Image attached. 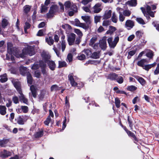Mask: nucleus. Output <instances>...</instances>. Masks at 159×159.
I'll return each instance as SVG.
<instances>
[{
	"label": "nucleus",
	"instance_id": "obj_1",
	"mask_svg": "<svg viewBox=\"0 0 159 159\" xmlns=\"http://www.w3.org/2000/svg\"><path fill=\"white\" fill-rule=\"evenodd\" d=\"M7 48L8 53L11 55V59L12 60L13 59L12 55L15 56L17 58H23L25 55L31 56L35 54L34 48L31 46H28L26 48L23 49L21 52H19L17 49L14 48L10 43H7Z\"/></svg>",
	"mask_w": 159,
	"mask_h": 159
},
{
	"label": "nucleus",
	"instance_id": "obj_2",
	"mask_svg": "<svg viewBox=\"0 0 159 159\" xmlns=\"http://www.w3.org/2000/svg\"><path fill=\"white\" fill-rule=\"evenodd\" d=\"M43 61L46 64L47 63L50 70H54L56 67L55 62L50 60V56L48 53L43 52L41 54Z\"/></svg>",
	"mask_w": 159,
	"mask_h": 159
},
{
	"label": "nucleus",
	"instance_id": "obj_3",
	"mask_svg": "<svg viewBox=\"0 0 159 159\" xmlns=\"http://www.w3.org/2000/svg\"><path fill=\"white\" fill-rule=\"evenodd\" d=\"M64 5L66 10H77V7L75 3L71 2L70 1H66L64 3Z\"/></svg>",
	"mask_w": 159,
	"mask_h": 159
},
{
	"label": "nucleus",
	"instance_id": "obj_4",
	"mask_svg": "<svg viewBox=\"0 0 159 159\" xmlns=\"http://www.w3.org/2000/svg\"><path fill=\"white\" fill-rule=\"evenodd\" d=\"M119 40V37L118 36H117L115 38L113 41L112 38H109L107 39V42L110 47L111 48H114L116 46Z\"/></svg>",
	"mask_w": 159,
	"mask_h": 159
},
{
	"label": "nucleus",
	"instance_id": "obj_5",
	"mask_svg": "<svg viewBox=\"0 0 159 159\" xmlns=\"http://www.w3.org/2000/svg\"><path fill=\"white\" fill-rule=\"evenodd\" d=\"M29 118V116H20L16 118L15 120L18 124L23 125Z\"/></svg>",
	"mask_w": 159,
	"mask_h": 159
},
{
	"label": "nucleus",
	"instance_id": "obj_6",
	"mask_svg": "<svg viewBox=\"0 0 159 159\" xmlns=\"http://www.w3.org/2000/svg\"><path fill=\"white\" fill-rule=\"evenodd\" d=\"M107 37H103L99 41L100 47L103 50H105L107 48Z\"/></svg>",
	"mask_w": 159,
	"mask_h": 159
},
{
	"label": "nucleus",
	"instance_id": "obj_7",
	"mask_svg": "<svg viewBox=\"0 0 159 159\" xmlns=\"http://www.w3.org/2000/svg\"><path fill=\"white\" fill-rule=\"evenodd\" d=\"M152 2H149L146 4L144 6L145 7H141V10H154L156 9V5L155 4H152Z\"/></svg>",
	"mask_w": 159,
	"mask_h": 159
},
{
	"label": "nucleus",
	"instance_id": "obj_8",
	"mask_svg": "<svg viewBox=\"0 0 159 159\" xmlns=\"http://www.w3.org/2000/svg\"><path fill=\"white\" fill-rule=\"evenodd\" d=\"M67 41L70 45H71L74 44L75 42L76 35L73 33H70L68 35Z\"/></svg>",
	"mask_w": 159,
	"mask_h": 159
},
{
	"label": "nucleus",
	"instance_id": "obj_9",
	"mask_svg": "<svg viewBox=\"0 0 159 159\" xmlns=\"http://www.w3.org/2000/svg\"><path fill=\"white\" fill-rule=\"evenodd\" d=\"M12 82L15 87L18 93H21L22 90L20 83L17 80H13Z\"/></svg>",
	"mask_w": 159,
	"mask_h": 159
},
{
	"label": "nucleus",
	"instance_id": "obj_10",
	"mask_svg": "<svg viewBox=\"0 0 159 159\" xmlns=\"http://www.w3.org/2000/svg\"><path fill=\"white\" fill-rule=\"evenodd\" d=\"M75 25L76 26L80 27L84 29H87L89 28L88 26L86 25L85 24L80 23L78 19H75Z\"/></svg>",
	"mask_w": 159,
	"mask_h": 159
},
{
	"label": "nucleus",
	"instance_id": "obj_11",
	"mask_svg": "<svg viewBox=\"0 0 159 159\" xmlns=\"http://www.w3.org/2000/svg\"><path fill=\"white\" fill-rule=\"evenodd\" d=\"M11 152L4 150L3 151L1 152L0 153V156L1 157L4 158L10 156L11 155Z\"/></svg>",
	"mask_w": 159,
	"mask_h": 159
},
{
	"label": "nucleus",
	"instance_id": "obj_12",
	"mask_svg": "<svg viewBox=\"0 0 159 159\" xmlns=\"http://www.w3.org/2000/svg\"><path fill=\"white\" fill-rule=\"evenodd\" d=\"M81 17L86 23V25L88 26L89 28L90 27V25L92 22L90 16H81Z\"/></svg>",
	"mask_w": 159,
	"mask_h": 159
},
{
	"label": "nucleus",
	"instance_id": "obj_13",
	"mask_svg": "<svg viewBox=\"0 0 159 159\" xmlns=\"http://www.w3.org/2000/svg\"><path fill=\"white\" fill-rule=\"evenodd\" d=\"M68 78L72 86L75 87L77 85V84L74 80L73 73L70 74L68 76Z\"/></svg>",
	"mask_w": 159,
	"mask_h": 159
},
{
	"label": "nucleus",
	"instance_id": "obj_14",
	"mask_svg": "<svg viewBox=\"0 0 159 159\" xmlns=\"http://www.w3.org/2000/svg\"><path fill=\"white\" fill-rule=\"evenodd\" d=\"M142 11L144 16L147 19L149 18L150 16L153 17L154 16V13L152 11Z\"/></svg>",
	"mask_w": 159,
	"mask_h": 159
},
{
	"label": "nucleus",
	"instance_id": "obj_15",
	"mask_svg": "<svg viewBox=\"0 0 159 159\" xmlns=\"http://www.w3.org/2000/svg\"><path fill=\"white\" fill-rule=\"evenodd\" d=\"M134 26V22L130 20H127L125 23V27L128 30H130Z\"/></svg>",
	"mask_w": 159,
	"mask_h": 159
},
{
	"label": "nucleus",
	"instance_id": "obj_16",
	"mask_svg": "<svg viewBox=\"0 0 159 159\" xmlns=\"http://www.w3.org/2000/svg\"><path fill=\"white\" fill-rule=\"evenodd\" d=\"M39 66L42 69V72L43 75L46 74L45 68L46 66V64L42 61H39Z\"/></svg>",
	"mask_w": 159,
	"mask_h": 159
},
{
	"label": "nucleus",
	"instance_id": "obj_17",
	"mask_svg": "<svg viewBox=\"0 0 159 159\" xmlns=\"http://www.w3.org/2000/svg\"><path fill=\"white\" fill-rule=\"evenodd\" d=\"M19 70L20 74L23 76L26 75L27 73H29L27 68L23 66H21L20 67Z\"/></svg>",
	"mask_w": 159,
	"mask_h": 159
},
{
	"label": "nucleus",
	"instance_id": "obj_18",
	"mask_svg": "<svg viewBox=\"0 0 159 159\" xmlns=\"http://www.w3.org/2000/svg\"><path fill=\"white\" fill-rule=\"evenodd\" d=\"M20 95L19 96V98L20 101L21 102H23L24 103L27 104L28 103V100L25 98L24 94L22 93V91L21 92V93H18Z\"/></svg>",
	"mask_w": 159,
	"mask_h": 159
},
{
	"label": "nucleus",
	"instance_id": "obj_19",
	"mask_svg": "<svg viewBox=\"0 0 159 159\" xmlns=\"http://www.w3.org/2000/svg\"><path fill=\"white\" fill-rule=\"evenodd\" d=\"M45 40L46 42L50 45H52L53 44L54 41L51 36H49L48 37H46Z\"/></svg>",
	"mask_w": 159,
	"mask_h": 159
},
{
	"label": "nucleus",
	"instance_id": "obj_20",
	"mask_svg": "<svg viewBox=\"0 0 159 159\" xmlns=\"http://www.w3.org/2000/svg\"><path fill=\"white\" fill-rule=\"evenodd\" d=\"M127 4L131 7H135L137 4V0H129L127 2Z\"/></svg>",
	"mask_w": 159,
	"mask_h": 159
},
{
	"label": "nucleus",
	"instance_id": "obj_21",
	"mask_svg": "<svg viewBox=\"0 0 159 159\" xmlns=\"http://www.w3.org/2000/svg\"><path fill=\"white\" fill-rule=\"evenodd\" d=\"M30 89L33 97L34 98H35L37 96V92L36 90L35 87L34 85H32L30 87Z\"/></svg>",
	"mask_w": 159,
	"mask_h": 159
},
{
	"label": "nucleus",
	"instance_id": "obj_22",
	"mask_svg": "<svg viewBox=\"0 0 159 159\" xmlns=\"http://www.w3.org/2000/svg\"><path fill=\"white\" fill-rule=\"evenodd\" d=\"M147 63V60L146 59H143L138 61L137 64L138 66L143 68L144 66V63Z\"/></svg>",
	"mask_w": 159,
	"mask_h": 159
},
{
	"label": "nucleus",
	"instance_id": "obj_23",
	"mask_svg": "<svg viewBox=\"0 0 159 159\" xmlns=\"http://www.w3.org/2000/svg\"><path fill=\"white\" fill-rule=\"evenodd\" d=\"M6 108L4 106H0V114L2 115H4L6 113Z\"/></svg>",
	"mask_w": 159,
	"mask_h": 159
},
{
	"label": "nucleus",
	"instance_id": "obj_24",
	"mask_svg": "<svg viewBox=\"0 0 159 159\" xmlns=\"http://www.w3.org/2000/svg\"><path fill=\"white\" fill-rule=\"evenodd\" d=\"M82 52L85 53L88 57H90L92 53V52L90 49H84V50L82 51Z\"/></svg>",
	"mask_w": 159,
	"mask_h": 159
},
{
	"label": "nucleus",
	"instance_id": "obj_25",
	"mask_svg": "<svg viewBox=\"0 0 159 159\" xmlns=\"http://www.w3.org/2000/svg\"><path fill=\"white\" fill-rule=\"evenodd\" d=\"M116 77H117V75L114 73L110 74L107 76V79H109L111 80H116Z\"/></svg>",
	"mask_w": 159,
	"mask_h": 159
},
{
	"label": "nucleus",
	"instance_id": "obj_26",
	"mask_svg": "<svg viewBox=\"0 0 159 159\" xmlns=\"http://www.w3.org/2000/svg\"><path fill=\"white\" fill-rule=\"evenodd\" d=\"M136 79L142 86H144L146 83V81L142 77L138 76Z\"/></svg>",
	"mask_w": 159,
	"mask_h": 159
},
{
	"label": "nucleus",
	"instance_id": "obj_27",
	"mask_svg": "<svg viewBox=\"0 0 159 159\" xmlns=\"http://www.w3.org/2000/svg\"><path fill=\"white\" fill-rule=\"evenodd\" d=\"M156 62H154L152 64L145 65L143 67V69L148 71L152 67L156 65Z\"/></svg>",
	"mask_w": 159,
	"mask_h": 159
},
{
	"label": "nucleus",
	"instance_id": "obj_28",
	"mask_svg": "<svg viewBox=\"0 0 159 159\" xmlns=\"http://www.w3.org/2000/svg\"><path fill=\"white\" fill-rule=\"evenodd\" d=\"M111 11H107L103 16L104 19H107L110 18L111 16Z\"/></svg>",
	"mask_w": 159,
	"mask_h": 159
},
{
	"label": "nucleus",
	"instance_id": "obj_29",
	"mask_svg": "<svg viewBox=\"0 0 159 159\" xmlns=\"http://www.w3.org/2000/svg\"><path fill=\"white\" fill-rule=\"evenodd\" d=\"M128 132L127 134L128 135L132 137L134 139V142L135 143H136L138 141V140L136 137L135 134L130 131H128Z\"/></svg>",
	"mask_w": 159,
	"mask_h": 159
},
{
	"label": "nucleus",
	"instance_id": "obj_30",
	"mask_svg": "<svg viewBox=\"0 0 159 159\" xmlns=\"http://www.w3.org/2000/svg\"><path fill=\"white\" fill-rule=\"evenodd\" d=\"M27 82L28 84H31L32 82V78L31 75L29 73L26 75Z\"/></svg>",
	"mask_w": 159,
	"mask_h": 159
},
{
	"label": "nucleus",
	"instance_id": "obj_31",
	"mask_svg": "<svg viewBox=\"0 0 159 159\" xmlns=\"http://www.w3.org/2000/svg\"><path fill=\"white\" fill-rule=\"evenodd\" d=\"M153 55L154 53L152 51L150 50H147L146 53V56L147 57L151 59L152 58Z\"/></svg>",
	"mask_w": 159,
	"mask_h": 159
},
{
	"label": "nucleus",
	"instance_id": "obj_32",
	"mask_svg": "<svg viewBox=\"0 0 159 159\" xmlns=\"http://www.w3.org/2000/svg\"><path fill=\"white\" fill-rule=\"evenodd\" d=\"M97 38L95 37L94 36L90 40V42L89 43L90 46H92L94 44H95V43L97 40Z\"/></svg>",
	"mask_w": 159,
	"mask_h": 159
},
{
	"label": "nucleus",
	"instance_id": "obj_33",
	"mask_svg": "<svg viewBox=\"0 0 159 159\" xmlns=\"http://www.w3.org/2000/svg\"><path fill=\"white\" fill-rule=\"evenodd\" d=\"M93 59H98L99 58V53L97 52H95L92 53L90 57Z\"/></svg>",
	"mask_w": 159,
	"mask_h": 159
},
{
	"label": "nucleus",
	"instance_id": "obj_34",
	"mask_svg": "<svg viewBox=\"0 0 159 159\" xmlns=\"http://www.w3.org/2000/svg\"><path fill=\"white\" fill-rule=\"evenodd\" d=\"M0 79V82L2 83H4L7 81V75L6 74L1 75Z\"/></svg>",
	"mask_w": 159,
	"mask_h": 159
},
{
	"label": "nucleus",
	"instance_id": "obj_35",
	"mask_svg": "<svg viewBox=\"0 0 159 159\" xmlns=\"http://www.w3.org/2000/svg\"><path fill=\"white\" fill-rule=\"evenodd\" d=\"M47 92L45 91H42L39 95V98L40 100H42L44 98L45 94Z\"/></svg>",
	"mask_w": 159,
	"mask_h": 159
},
{
	"label": "nucleus",
	"instance_id": "obj_36",
	"mask_svg": "<svg viewBox=\"0 0 159 159\" xmlns=\"http://www.w3.org/2000/svg\"><path fill=\"white\" fill-rule=\"evenodd\" d=\"M59 68L65 67L66 66V63L65 61H58Z\"/></svg>",
	"mask_w": 159,
	"mask_h": 159
},
{
	"label": "nucleus",
	"instance_id": "obj_37",
	"mask_svg": "<svg viewBox=\"0 0 159 159\" xmlns=\"http://www.w3.org/2000/svg\"><path fill=\"white\" fill-rule=\"evenodd\" d=\"M2 27L3 28H5L8 24V22L6 19H3L2 20Z\"/></svg>",
	"mask_w": 159,
	"mask_h": 159
},
{
	"label": "nucleus",
	"instance_id": "obj_38",
	"mask_svg": "<svg viewBox=\"0 0 159 159\" xmlns=\"http://www.w3.org/2000/svg\"><path fill=\"white\" fill-rule=\"evenodd\" d=\"M117 82L119 84H122L123 82V79L122 76H118L117 75V77L116 79Z\"/></svg>",
	"mask_w": 159,
	"mask_h": 159
},
{
	"label": "nucleus",
	"instance_id": "obj_39",
	"mask_svg": "<svg viewBox=\"0 0 159 159\" xmlns=\"http://www.w3.org/2000/svg\"><path fill=\"white\" fill-rule=\"evenodd\" d=\"M74 31L79 36L78 37H82L83 36V34L80 30L75 29H74Z\"/></svg>",
	"mask_w": 159,
	"mask_h": 159
},
{
	"label": "nucleus",
	"instance_id": "obj_40",
	"mask_svg": "<svg viewBox=\"0 0 159 159\" xmlns=\"http://www.w3.org/2000/svg\"><path fill=\"white\" fill-rule=\"evenodd\" d=\"M45 29H41L39 30L37 34V35L39 36H42L44 35V33H45Z\"/></svg>",
	"mask_w": 159,
	"mask_h": 159
},
{
	"label": "nucleus",
	"instance_id": "obj_41",
	"mask_svg": "<svg viewBox=\"0 0 159 159\" xmlns=\"http://www.w3.org/2000/svg\"><path fill=\"white\" fill-rule=\"evenodd\" d=\"M60 89V88L57 85H53L51 88V90L52 91L59 90Z\"/></svg>",
	"mask_w": 159,
	"mask_h": 159
},
{
	"label": "nucleus",
	"instance_id": "obj_42",
	"mask_svg": "<svg viewBox=\"0 0 159 159\" xmlns=\"http://www.w3.org/2000/svg\"><path fill=\"white\" fill-rule=\"evenodd\" d=\"M137 89V87L133 85H131L128 87L127 89L131 91H133L136 90Z\"/></svg>",
	"mask_w": 159,
	"mask_h": 159
},
{
	"label": "nucleus",
	"instance_id": "obj_43",
	"mask_svg": "<svg viewBox=\"0 0 159 159\" xmlns=\"http://www.w3.org/2000/svg\"><path fill=\"white\" fill-rule=\"evenodd\" d=\"M101 4L100 3H97L93 7L94 10H102L101 8Z\"/></svg>",
	"mask_w": 159,
	"mask_h": 159
},
{
	"label": "nucleus",
	"instance_id": "obj_44",
	"mask_svg": "<svg viewBox=\"0 0 159 159\" xmlns=\"http://www.w3.org/2000/svg\"><path fill=\"white\" fill-rule=\"evenodd\" d=\"M112 21L115 23H116L117 21V16L114 13H113L111 18Z\"/></svg>",
	"mask_w": 159,
	"mask_h": 159
},
{
	"label": "nucleus",
	"instance_id": "obj_45",
	"mask_svg": "<svg viewBox=\"0 0 159 159\" xmlns=\"http://www.w3.org/2000/svg\"><path fill=\"white\" fill-rule=\"evenodd\" d=\"M136 50H133L129 51L128 53V55L127 57L128 59H130L131 57L134 55L135 53Z\"/></svg>",
	"mask_w": 159,
	"mask_h": 159
},
{
	"label": "nucleus",
	"instance_id": "obj_46",
	"mask_svg": "<svg viewBox=\"0 0 159 159\" xmlns=\"http://www.w3.org/2000/svg\"><path fill=\"white\" fill-rule=\"evenodd\" d=\"M136 21L139 24L142 25H144L145 24L144 20L141 18H137Z\"/></svg>",
	"mask_w": 159,
	"mask_h": 159
},
{
	"label": "nucleus",
	"instance_id": "obj_47",
	"mask_svg": "<svg viewBox=\"0 0 159 159\" xmlns=\"http://www.w3.org/2000/svg\"><path fill=\"white\" fill-rule=\"evenodd\" d=\"M115 103L116 105V106L117 108H119L120 107V101L118 98H116L115 99Z\"/></svg>",
	"mask_w": 159,
	"mask_h": 159
},
{
	"label": "nucleus",
	"instance_id": "obj_48",
	"mask_svg": "<svg viewBox=\"0 0 159 159\" xmlns=\"http://www.w3.org/2000/svg\"><path fill=\"white\" fill-rule=\"evenodd\" d=\"M21 108L22 109V112L24 113H26L28 112V108L26 106H21Z\"/></svg>",
	"mask_w": 159,
	"mask_h": 159
},
{
	"label": "nucleus",
	"instance_id": "obj_49",
	"mask_svg": "<svg viewBox=\"0 0 159 159\" xmlns=\"http://www.w3.org/2000/svg\"><path fill=\"white\" fill-rule=\"evenodd\" d=\"M54 11H49V12L47 13V16L48 18H50L53 16L54 15Z\"/></svg>",
	"mask_w": 159,
	"mask_h": 159
},
{
	"label": "nucleus",
	"instance_id": "obj_50",
	"mask_svg": "<svg viewBox=\"0 0 159 159\" xmlns=\"http://www.w3.org/2000/svg\"><path fill=\"white\" fill-rule=\"evenodd\" d=\"M43 134V132L42 131H40L37 132L35 134V137L36 138H39L41 137Z\"/></svg>",
	"mask_w": 159,
	"mask_h": 159
},
{
	"label": "nucleus",
	"instance_id": "obj_51",
	"mask_svg": "<svg viewBox=\"0 0 159 159\" xmlns=\"http://www.w3.org/2000/svg\"><path fill=\"white\" fill-rule=\"evenodd\" d=\"M143 34V33L140 31H136L135 33L136 36L139 38H140L142 37Z\"/></svg>",
	"mask_w": 159,
	"mask_h": 159
},
{
	"label": "nucleus",
	"instance_id": "obj_52",
	"mask_svg": "<svg viewBox=\"0 0 159 159\" xmlns=\"http://www.w3.org/2000/svg\"><path fill=\"white\" fill-rule=\"evenodd\" d=\"M120 15L119 16V20L121 22H123L125 19V17L124 16V15L121 13L119 12Z\"/></svg>",
	"mask_w": 159,
	"mask_h": 159
},
{
	"label": "nucleus",
	"instance_id": "obj_53",
	"mask_svg": "<svg viewBox=\"0 0 159 159\" xmlns=\"http://www.w3.org/2000/svg\"><path fill=\"white\" fill-rule=\"evenodd\" d=\"M7 141L6 140H3L0 141V146L2 147H4L5 144L7 143Z\"/></svg>",
	"mask_w": 159,
	"mask_h": 159
},
{
	"label": "nucleus",
	"instance_id": "obj_54",
	"mask_svg": "<svg viewBox=\"0 0 159 159\" xmlns=\"http://www.w3.org/2000/svg\"><path fill=\"white\" fill-rule=\"evenodd\" d=\"M51 120V117L50 116H48L47 118L46 119V120L44 122V124L46 125H48L49 124Z\"/></svg>",
	"mask_w": 159,
	"mask_h": 159
},
{
	"label": "nucleus",
	"instance_id": "obj_55",
	"mask_svg": "<svg viewBox=\"0 0 159 159\" xmlns=\"http://www.w3.org/2000/svg\"><path fill=\"white\" fill-rule=\"evenodd\" d=\"M131 13V12L129 11H124L123 14L125 16H129Z\"/></svg>",
	"mask_w": 159,
	"mask_h": 159
},
{
	"label": "nucleus",
	"instance_id": "obj_56",
	"mask_svg": "<svg viewBox=\"0 0 159 159\" xmlns=\"http://www.w3.org/2000/svg\"><path fill=\"white\" fill-rule=\"evenodd\" d=\"M61 49L62 52H64L66 48V44L64 40H62L61 43Z\"/></svg>",
	"mask_w": 159,
	"mask_h": 159
},
{
	"label": "nucleus",
	"instance_id": "obj_57",
	"mask_svg": "<svg viewBox=\"0 0 159 159\" xmlns=\"http://www.w3.org/2000/svg\"><path fill=\"white\" fill-rule=\"evenodd\" d=\"M58 6L57 5H52L50 7L49 10H57Z\"/></svg>",
	"mask_w": 159,
	"mask_h": 159
},
{
	"label": "nucleus",
	"instance_id": "obj_58",
	"mask_svg": "<svg viewBox=\"0 0 159 159\" xmlns=\"http://www.w3.org/2000/svg\"><path fill=\"white\" fill-rule=\"evenodd\" d=\"M73 56L71 53H69L67 56V59L69 62L71 61L72 60Z\"/></svg>",
	"mask_w": 159,
	"mask_h": 159
},
{
	"label": "nucleus",
	"instance_id": "obj_59",
	"mask_svg": "<svg viewBox=\"0 0 159 159\" xmlns=\"http://www.w3.org/2000/svg\"><path fill=\"white\" fill-rule=\"evenodd\" d=\"M77 11H69L68 13L69 16H73L75 13H77Z\"/></svg>",
	"mask_w": 159,
	"mask_h": 159
},
{
	"label": "nucleus",
	"instance_id": "obj_60",
	"mask_svg": "<svg viewBox=\"0 0 159 159\" xmlns=\"http://www.w3.org/2000/svg\"><path fill=\"white\" fill-rule=\"evenodd\" d=\"M78 58L80 60H83L85 58V56L84 54H82L78 57Z\"/></svg>",
	"mask_w": 159,
	"mask_h": 159
},
{
	"label": "nucleus",
	"instance_id": "obj_61",
	"mask_svg": "<svg viewBox=\"0 0 159 159\" xmlns=\"http://www.w3.org/2000/svg\"><path fill=\"white\" fill-rule=\"evenodd\" d=\"M12 100L15 104H17L19 102L18 98L17 96H14Z\"/></svg>",
	"mask_w": 159,
	"mask_h": 159
},
{
	"label": "nucleus",
	"instance_id": "obj_62",
	"mask_svg": "<svg viewBox=\"0 0 159 159\" xmlns=\"http://www.w3.org/2000/svg\"><path fill=\"white\" fill-rule=\"evenodd\" d=\"M128 123L129 124V126L130 128H131V129H132V127H133V125L132 124V120L129 119V116L128 117Z\"/></svg>",
	"mask_w": 159,
	"mask_h": 159
},
{
	"label": "nucleus",
	"instance_id": "obj_63",
	"mask_svg": "<svg viewBox=\"0 0 159 159\" xmlns=\"http://www.w3.org/2000/svg\"><path fill=\"white\" fill-rule=\"evenodd\" d=\"M7 102L6 104V106L7 107H10L11 105L12 101L10 99H8L7 100Z\"/></svg>",
	"mask_w": 159,
	"mask_h": 159
},
{
	"label": "nucleus",
	"instance_id": "obj_64",
	"mask_svg": "<svg viewBox=\"0 0 159 159\" xmlns=\"http://www.w3.org/2000/svg\"><path fill=\"white\" fill-rule=\"evenodd\" d=\"M154 73L155 75H157L159 73V64H157V66L154 71Z\"/></svg>",
	"mask_w": 159,
	"mask_h": 159
}]
</instances>
